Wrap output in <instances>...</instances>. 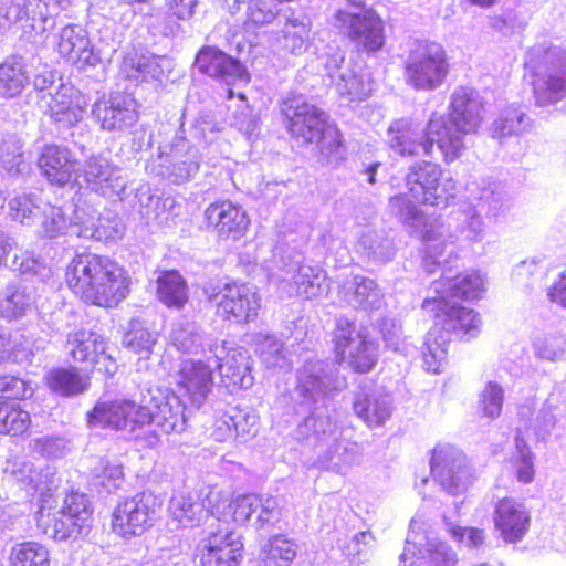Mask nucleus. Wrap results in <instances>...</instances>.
<instances>
[{
    "label": "nucleus",
    "instance_id": "1",
    "mask_svg": "<svg viewBox=\"0 0 566 566\" xmlns=\"http://www.w3.org/2000/svg\"><path fill=\"white\" fill-rule=\"evenodd\" d=\"M389 212L401 222L407 231L424 243L422 264L428 273H433V266L447 262V258L457 256L454 245L460 249L469 248L481 242L485 234V224L481 210L467 205L453 212L457 226L453 232L439 219H429L419 206L410 200L407 193L390 197Z\"/></svg>",
    "mask_w": 566,
    "mask_h": 566
},
{
    "label": "nucleus",
    "instance_id": "2",
    "mask_svg": "<svg viewBox=\"0 0 566 566\" xmlns=\"http://www.w3.org/2000/svg\"><path fill=\"white\" fill-rule=\"evenodd\" d=\"M69 287L86 303L112 307L128 293V277L108 258L93 253L77 254L66 268Z\"/></svg>",
    "mask_w": 566,
    "mask_h": 566
},
{
    "label": "nucleus",
    "instance_id": "3",
    "mask_svg": "<svg viewBox=\"0 0 566 566\" xmlns=\"http://www.w3.org/2000/svg\"><path fill=\"white\" fill-rule=\"evenodd\" d=\"M422 307L434 312L436 319L434 327L426 336L423 363L428 371L438 374L447 358L450 342L448 333L470 339L478 336L482 322L474 310L452 300L426 298Z\"/></svg>",
    "mask_w": 566,
    "mask_h": 566
},
{
    "label": "nucleus",
    "instance_id": "4",
    "mask_svg": "<svg viewBox=\"0 0 566 566\" xmlns=\"http://www.w3.org/2000/svg\"><path fill=\"white\" fill-rule=\"evenodd\" d=\"M387 145L401 157L431 156L437 145L447 164L461 157L462 147L460 139L448 133L444 122L436 113L424 129L409 118L394 120L387 129Z\"/></svg>",
    "mask_w": 566,
    "mask_h": 566
},
{
    "label": "nucleus",
    "instance_id": "5",
    "mask_svg": "<svg viewBox=\"0 0 566 566\" xmlns=\"http://www.w3.org/2000/svg\"><path fill=\"white\" fill-rule=\"evenodd\" d=\"M286 128L303 145L319 144L321 151L329 156L340 146V134L326 122V114L310 104L303 95L291 94L281 104Z\"/></svg>",
    "mask_w": 566,
    "mask_h": 566
},
{
    "label": "nucleus",
    "instance_id": "6",
    "mask_svg": "<svg viewBox=\"0 0 566 566\" xmlns=\"http://www.w3.org/2000/svg\"><path fill=\"white\" fill-rule=\"evenodd\" d=\"M525 66L533 73L537 105H553L566 97V50L549 42L537 43L526 52Z\"/></svg>",
    "mask_w": 566,
    "mask_h": 566
},
{
    "label": "nucleus",
    "instance_id": "7",
    "mask_svg": "<svg viewBox=\"0 0 566 566\" xmlns=\"http://www.w3.org/2000/svg\"><path fill=\"white\" fill-rule=\"evenodd\" d=\"M207 501L211 516L218 521L239 525L250 523L260 530L277 518V502L272 496L248 493L232 497L227 490L208 486Z\"/></svg>",
    "mask_w": 566,
    "mask_h": 566
},
{
    "label": "nucleus",
    "instance_id": "8",
    "mask_svg": "<svg viewBox=\"0 0 566 566\" xmlns=\"http://www.w3.org/2000/svg\"><path fill=\"white\" fill-rule=\"evenodd\" d=\"M91 427L109 428L124 436L139 440L145 434L148 447H155L158 436L148 430L150 426L149 407L138 405L129 399L98 401L88 413Z\"/></svg>",
    "mask_w": 566,
    "mask_h": 566
},
{
    "label": "nucleus",
    "instance_id": "9",
    "mask_svg": "<svg viewBox=\"0 0 566 566\" xmlns=\"http://www.w3.org/2000/svg\"><path fill=\"white\" fill-rule=\"evenodd\" d=\"M43 499L38 512V527L49 538L56 542L76 539L91 528L92 510L85 494L72 492L59 509L46 505Z\"/></svg>",
    "mask_w": 566,
    "mask_h": 566
},
{
    "label": "nucleus",
    "instance_id": "10",
    "mask_svg": "<svg viewBox=\"0 0 566 566\" xmlns=\"http://www.w3.org/2000/svg\"><path fill=\"white\" fill-rule=\"evenodd\" d=\"M304 426L313 429L317 439L326 444L315 461L317 468L346 474L360 463V448L356 442L342 439L329 417L313 413L305 419Z\"/></svg>",
    "mask_w": 566,
    "mask_h": 566
},
{
    "label": "nucleus",
    "instance_id": "11",
    "mask_svg": "<svg viewBox=\"0 0 566 566\" xmlns=\"http://www.w3.org/2000/svg\"><path fill=\"white\" fill-rule=\"evenodd\" d=\"M449 73L446 50L440 43L417 42L405 60V81L416 91L431 92L439 88Z\"/></svg>",
    "mask_w": 566,
    "mask_h": 566
},
{
    "label": "nucleus",
    "instance_id": "12",
    "mask_svg": "<svg viewBox=\"0 0 566 566\" xmlns=\"http://www.w3.org/2000/svg\"><path fill=\"white\" fill-rule=\"evenodd\" d=\"M333 340L336 356L357 373L370 371L378 361V343L348 318L337 319Z\"/></svg>",
    "mask_w": 566,
    "mask_h": 566
},
{
    "label": "nucleus",
    "instance_id": "13",
    "mask_svg": "<svg viewBox=\"0 0 566 566\" xmlns=\"http://www.w3.org/2000/svg\"><path fill=\"white\" fill-rule=\"evenodd\" d=\"M405 181L415 199L437 208L447 207L457 193V181L451 176L443 177L441 166L429 160L412 164Z\"/></svg>",
    "mask_w": 566,
    "mask_h": 566
},
{
    "label": "nucleus",
    "instance_id": "14",
    "mask_svg": "<svg viewBox=\"0 0 566 566\" xmlns=\"http://www.w3.org/2000/svg\"><path fill=\"white\" fill-rule=\"evenodd\" d=\"M161 507V501L151 492H140L118 502L112 514L114 534L130 539L149 530Z\"/></svg>",
    "mask_w": 566,
    "mask_h": 566
},
{
    "label": "nucleus",
    "instance_id": "15",
    "mask_svg": "<svg viewBox=\"0 0 566 566\" xmlns=\"http://www.w3.org/2000/svg\"><path fill=\"white\" fill-rule=\"evenodd\" d=\"M0 0V35L8 25L21 23L24 30L36 34L48 29V22L61 10H66L72 0Z\"/></svg>",
    "mask_w": 566,
    "mask_h": 566
},
{
    "label": "nucleus",
    "instance_id": "16",
    "mask_svg": "<svg viewBox=\"0 0 566 566\" xmlns=\"http://www.w3.org/2000/svg\"><path fill=\"white\" fill-rule=\"evenodd\" d=\"M430 467L434 481L451 495L465 492L475 479L465 454L451 444H439L433 449Z\"/></svg>",
    "mask_w": 566,
    "mask_h": 566
},
{
    "label": "nucleus",
    "instance_id": "17",
    "mask_svg": "<svg viewBox=\"0 0 566 566\" xmlns=\"http://www.w3.org/2000/svg\"><path fill=\"white\" fill-rule=\"evenodd\" d=\"M200 167V155L196 147L184 137H176L171 145L159 148L146 169L171 182H185L196 176Z\"/></svg>",
    "mask_w": 566,
    "mask_h": 566
},
{
    "label": "nucleus",
    "instance_id": "18",
    "mask_svg": "<svg viewBox=\"0 0 566 566\" xmlns=\"http://www.w3.org/2000/svg\"><path fill=\"white\" fill-rule=\"evenodd\" d=\"M334 25L367 53L377 52L385 44L382 21L373 11L340 9L334 15Z\"/></svg>",
    "mask_w": 566,
    "mask_h": 566
},
{
    "label": "nucleus",
    "instance_id": "19",
    "mask_svg": "<svg viewBox=\"0 0 566 566\" xmlns=\"http://www.w3.org/2000/svg\"><path fill=\"white\" fill-rule=\"evenodd\" d=\"M444 122L448 133L457 136L461 144V155L465 150L464 136L475 133L483 119V101L472 87H458L451 95L449 117L438 115Z\"/></svg>",
    "mask_w": 566,
    "mask_h": 566
},
{
    "label": "nucleus",
    "instance_id": "20",
    "mask_svg": "<svg viewBox=\"0 0 566 566\" xmlns=\"http://www.w3.org/2000/svg\"><path fill=\"white\" fill-rule=\"evenodd\" d=\"M209 301L216 305L218 316L233 323L253 321L261 306V298L253 286L235 282L223 284L210 293Z\"/></svg>",
    "mask_w": 566,
    "mask_h": 566
},
{
    "label": "nucleus",
    "instance_id": "21",
    "mask_svg": "<svg viewBox=\"0 0 566 566\" xmlns=\"http://www.w3.org/2000/svg\"><path fill=\"white\" fill-rule=\"evenodd\" d=\"M344 53L337 51L326 57L325 70L338 94L348 101H363L370 96L374 81L370 72L357 64H344Z\"/></svg>",
    "mask_w": 566,
    "mask_h": 566
},
{
    "label": "nucleus",
    "instance_id": "22",
    "mask_svg": "<svg viewBox=\"0 0 566 566\" xmlns=\"http://www.w3.org/2000/svg\"><path fill=\"white\" fill-rule=\"evenodd\" d=\"M217 360L207 361L185 359L180 363L175 376L176 386L190 405L199 409L207 400L213 387V373L217 369Z\"/></svg>",
    "mask_w": 566,
    "mask_h": 566
},
{
    "label": "nucleus",
    "instance_id": "23",
    "mask_svg": "<svg viewBox=\"0 0 566 566\" xmlns=\"http://www.w3.org/2000/svg\"><path fill=\"white\" fill-rule=\"evenodd\" d=\"M337 387L334 368L322 360L306 361L297 370L296 399L308 408L323 402Z\"/></svg>",
    "mask_w": 566,
    "mask_h": 566
},
{
    "label": "nucleus",
    "instance_id": "24",
    "mask_svg": "<svg viewBox=\"0 0 566 566\" xmlns=\"http://www.w3.org/2000/svg\"><path fill=\"white\" fill-rule=\"evenodd\" d=\"M455 552L436 537L409 534L399 566H455Z\"/></svg>",
    "mask_w": 566,
    "mask_h": 566
},
{
    "label": "nucleus",
    "instance_id": "25",
    "mask_svg": "<svg viewBox=\"0 0 566 566\" xmlns=\"http://www.w3.org/2000/svg\"><path fill=\"white\" fill-rule=\"evenodd\" d=\"M82 176L87 187L105 198L123 199L127 186V179L123 170L102 155H92L83 167Z\"/></svg>",
    "mask_w": 566,
    "mask_h": 566
},
{
    "label": "nucleus",
    "instance_id": "26",
    "mask_svg": "<svg viewBox=\"0 0 566 566\" xmlns=\"http://www.w3.org/2000/svg\"><path fill=\"white\" fill-rule=\"evenodd\" d=\"M38 104L56 123L72 126L82 119L87 101L71 83H60L54 92L40 95Z\"/></svg>",
    "mask_w": 566,
    "mask_h": 566
},
{
    "label": "nucleus",
    "instance_id": "27",
    "mask_svg": "<svg viewBox=\"0 0 566 566\" xmlns=\"http://www.w3.org/2000/svg\"><path fill=\"white\" fill-rule=\"evenodd\" d=\"M282 290L289 286L286 293L316 298L328 292L329 285L325 271L315 265L301 264L300 261L291 262L277 276Z\"/></svg>",
    "mask_w": 566,
    "mask_h": 566
},
{
    "label": "nucleus",
    "instance_id": "28",
    "mask_svg": "<svg viewBox=\"0 0 566 566\" xmlns=\"http://www.w3.org/2000/svg\"><path fill=\"white\" fill-rule=\"evenodd\" d=\"M446 258L447 262L442 261L440 265L433 266L434 270L442 266V275L431 284V290L436 293L434 297L452 301H455V298H480L485 292V282L482 274L470 270L453 275L452 270L446 266L450 259Z\"/></svg>",
    "mask_w": 566,
    "mask_h": 566
},
{
    "label": "nucleus",
    "instance_id": "29",
    "mask_svg": "<svg viewBox=\"0 0 566 566\" xmlns=\"http://www.w3.org/2000/svg\"><path fill=\"white\" fill-rule=\"evenodd\" d=\"M211 360H217L222 382L228 388H249L253 385L251 357L243 347H228L226 343L210 348Z\"/></svg>",
    "mask_w": 566,
    "mask_h": 566
},
{
    "label": "nucleus",
    "instance_id": "30",
    "mask_svg": "<svg viewBox=\"0 0 566 566\" xmlns=\"http://www.w3.org/2000/svg\"><path fill=\"white\" fill-rule=\"evenodd\" d=\"M493 522L506 544L523 541L531 525V513L525 504L514 497H503L495 504Z\"/></svg>",
    "mask_w": 566,
    "mask_h": 566
},
{
    "label": "nucleus",
    "instance_id": "31",
    "mask_svg": "<svg viewBox=\"0 0 566 566\" xmlns=\"http://www.w3.org/2000/svg\"><path fill=\"white\" fill-rule=\"evenodd\" d=\"M242 548L241 536L229 530L211 532L198 545L202 566H233Z\"/></svg>",
    "mask_w": 566,
    "mask_h": 566
},
{
    "label": "nucleus",
    "instance_id": "32",
    "mask_svg": "<svg viewBox=\"0 0 566 566\" xmlns=\"http://www.w3.org/2000/svg\"><path fill=\"white\" fill-rule=\"evenodd\" d=\"M38 166L46 180L56 186H65L76 180L81 170L71 149L55 144L42 148Z\"/></svg>",
    "mask_w": 566,
    "mask_h": 566
},
{
    "label": "nucleus",
    "instance_id": "33",
    "mask_svg": "<svg viewBox=\"0 0 566 566\" xmlns=\"http://www.w3.org/2000/svg\"><path fill=\"white\" fill-rule=\"evenodd\" d=\"M3 472L10 482L24 489L29 495H39L42 500L51 496L54 474L49 467L38 470L29 460L11 459L7 461Z\"/></svg>",
    "mask_w": 566,
    "mask_h": 566
},
{
    "label": "nucleus",
    "instance_id": "34",
    "mask_svg": "<svg viewBox=\"0 0 566 566\" xmlns=\"http://www.w3.org/2000/svg\"><path fill=\"white\" fill-rule=\"evenodd\" d=\"M196 65L200 72L227 85L249 82L245 67L238 60L213 46L203 48L198 53Z\"/></svg>",
    "mask_w": 566,
    "mask_h": 566
},
{
    "label": "nucleus",
    "instance_id": "35",
    "mask_svg": "<svg viewBox=\"0 0 566 566\" xmlns=\"http://www.w3.org/2000/svg\"><path fill=\"white\" fill-rule=\"evenodd\" d=\"M57 52L67 62L83 70L96 66L101 62L87 32L78 24L64 27L59 34Z\"/></svg>",
    "mask_w": 566,
    "mask_h": 566
},
{
    "label": "nucleus",
    "instance_id": "36",
    "mask_svg": "<svg viewBox=\"0 0 566 566\" xmlns=\"http://www.w3.org/2000/svg\"><path fill=\"white\" fill-rule=\"evenodd\" d=\"M137 104L130 96L112 94L97 101L93 115L106 130H120L133 126L138 119Z\"/></svg>",
    "mask_w": 566,
    "mask_h": 566
},
{
    "label": "nucleus",
    "instance_id": "37",
    "mask_svg": "<svg viewBox=\"0 0 566 566\" xmlns=\"http://www.w3.org/2000/svg\"><path fill=\"white\" fill-rule=\"evenodd\" d=\"M205 217L221 239L238 240L245 234L250 224L243 208L227 200L209 205Z\"/></svg>",
    "mask_w": 566,
    "mask_h": 566
},
{
    "label": "nucleus",
    "instance_id": "38",
    "mask_svg": "<svg viewBox=\"0 0 566 566\" xmlns=\"http://www.w3.org/2000/svg\"><path fill=\"white\" fill-rule=\"evenodd\" d=\"M354 413L368 428L384 426L391 417L394 406L391 398L380 390L360 388L353 399Z\"/></svg>",
    "mask_w": 566,
    "mask_h": 566
},
{
    "label": "nucleus",
    "instance_id": "39",
    "mask_svg": "<svg viewBox=\"0 0 566 566\" xmlns=\"http://www.w3.org/2000/svg\"><path fill=\"white\" fill-rule=\"evenodd\" d=\"M339 296L349 306L367 312L384 305V293L377 283L361 275L346 276L340 284Z\"/></svg>",
    "mask_w": 566,
    "mask_h": 566
},
{
    "label": "nucleus",
    "instance_id": "40",
    "mask_svg": "<svg viewBox=\"0 0 566 566\" xmlns=\"http://www.w3.org/2000/svg\"><path fill=\"white\" fill-rule=\"evenodd\" d=\"M153 409L149 408L150 424L164 433H181L187 427V409L180 397L174 392L153 398Z\"/></svg>",
    "mask_w": 566,
    "mask_h": 566
},
{
    "label": "nucleus",
    "instance_id": "41",
    "mask_svg": "<svg viewBox=\"0 0 566 566\" xmlns=\"http://www.w3.org/2000/svg\"><path fill=\"white\" fill-rule=\"evenodd\" d=\"M78 205L57 207L45 205L41 209L39 234L43 238H57L62 235H76L82 228V220L76 218V211L82 210Z\"/></svg>",
    "mask_w": 566,
    "mask_h": 566
},
{
    "label": "nucleus",
    "instance_id": "42",
    "mask_svg": "<svg viewBox=\"0 0 566 566\" xmlns=\"http://www.w3.org/2000/svg\"><path fill=\"white\" fill-rule=\"evenodd\" d=\"M206 490L199 492H179L170 500V512L180 525L184 527H193L199 525L209 515Z\"/></svg>",
    "mask_w": 566,
    "mask_h": 566
},
{
    "label": "nucleus",
    "instance_id": "43",
    "mask_svg": "<svg viewBox=\"0 0 566 566\" xmlns=\"http://www.w3.org/2000/svg\"><path fill=\"white\" fill-rule=\"evenodd\" d=\"M66 349L75 361L101 364L106 357V343L102 335L86 329L67 334Z\"/></svg>",
    "mask_w": 566,
    "mask_h": 566
},
{
    "label": "nucleus",
    "instance_id": "44",
    "mask_svg": "<svg viewBox=\"0 0 566 566\" xmlns=\"http://www.w3.org/2000/svg\"><path fill=\"white\" fill-rule=\"evenodd\" d=\"M76 218L82 220V228L77 237L95 239L97 241L116 240L122 235V224L116 219L97 217V212L91 208H82L76 211Z\"/></svg>",
    "mask_w": 566,
    "mask_h": 566
},
{
    "label": "nucleus",
    "instance_id": "45",
    "mask_svg": "<svg viewBox=\"0 0 566 566\" xmlns=\"http://www.w3.org/2000/svg\"><path fill=\"white\" fill-rule=\"evenodd\" d=\"M311 19L294 12L286 17L282 29L281 43L283 48L294 55L305 53L312 41Z\"/></svg>",
    "mask_w": 566,
    "mask_h": 566
},
{
    "label": "nucleus",
    "instance_id": "46",
    "mask_svg": "<svg viewBox=\"0 0 566 566\" xmlns=\"http://www.w3.org/2000/svg\"><path fill=\"white\" fill-rule=\"evenodd\" d=\"M29 84L25 64L21 57L10 56L0 64V96L13 98Z\"/></svg>",
    "mask_w": 566,
    "mask_h": 566
},
{
    "label": "nucleus",
    "instance_id": "47",
    "mask_svg": "<svg viewBox=\"0 0 566 566\" xmlns=\"http://www.w3.org/2000/svg\"><path fill=\"white\" fill-rule=\"evenodd\" d=\"M297 554V545L284 535L270 536L262 545L260 560L263 566H290Z\"/></svg>",
    "mask_w": 566,
    "mask_h": 566
},
{
    "label": "nucleus",
    "instance_id": "48",
    "mask_svg": "<svg viewBox=\"0 0 566 566\" xmlns=\"http://www.w3.org/2000/svg\"><path fill=\"white\" fill-rule=\"evenodd\" d=\"M473 198L480 201L481 210L492 217H499L507 211L511 207V198L504 187L496 182L483 181V186L476 189L470 188Z\"/></svg>",
    "mask_w": 566,
    "mask_h": 566
},
{
    "label": "nucleus",
    "instance_id": "49",
    "mask_svg": "<svg viewBox=\"0 0 566 566\" xmlns=\"http://www.w3.org/2000/svg\"><path fill=\"white\" fill-rule=\"evenodd\" d=\"M157 296L168 307L181 308L187 300V285L176 271L161 274L157 279Z\"/></svg>",
    "mask_w": 566,
    "mask_h": 566
},
{
    "label": "nucleus",
    "instance_id": "50",
    "mask_svg": "<svg viewBox=\"0 0 566 566\" xmlns=\"http://www.w3.org/2000/svg\"><path fill=\"white\" fill-rule=\"evenodd\" d=\"M45 380L51 390L62 396L78 395L88 386L87 380L74 367L52 369Z\"/></svg>",
    "mask_w": 566,
    "mask_h": 566
},
{
    "label": "nucleus",
    "instance_id": "51",
    "mask_svg": "<svg viewBox=\"0 0 566 566\" xmlns=\"http://www.w3.org/2000/svg\"><path fill=\"white\" fill-rule=\"evenodd\" d=\"M531 127V120L526 114L515 106H509L501 112L492 124L494 137L518 136L526 133Z\"/></svg>",
    "mask_w": 566,
    "mask_h": 566
},
{
    "label": "nucleus",
    "instance_id": "52",
    "mask_svg": "<svg viewBox=\"0 0 566 566\" xmlns=\"http://www.w3.org/2000/svg\"><path fill=\"white\" fill-rule=\"evenodd\" d=\"M534 355L546 361L555 363L566 358V336L562 333H542L533 339Z\"/></svg>",
    "mask_w": 566,
    "mask_h": 566
},
{
    "label": "nucleus",
    "instance_id": "53",
    "mask_svg": "<svg viewBox=\"0 0 566 566\" xmlns=\"http://www.w3.org/2000/svg\"><path fill=\"white\" fill-rule=\"evenodd\" d=\"M10 566H50L49 549L36 542L14 545L9 555Z\"/></svg>",
    "mask_w": 566,
    "mask_h": 566
},
{
    "label": "nucleus",
    "instance_id": "54",
    "mask_svg": "<svg viewBox=\"0 0 566 566\" xmlns=\"http://www.w3.org/2000/svg\"><path fill=\"white\" fill-rule=\"evenodd\" d=\"M0 166L12 176L21 174L25 166L23 143L14 134L0 136Z\"/></svg>",
    "mask_w": 566,
    "mask_h": 566
},
{
    "label": "nucleus",
    "instance_id": "55",
    "mask_svg": "<svg viewBox=\"0 0 566 566\" xmlns=\"http://www.w3.org/2000/svg\"><path fill=\"white\" fill-rule=\"evenodd\" d=\"M156 340L157 333L151 332L145 322L132 319L124 337V345L142 358H148Z\"/></svg>",
    "mask_w": 566,
    "mask_h": 566
},
{
    "label": "nucleus",
    "instance_id": "56",
    "mask_svg": "<svg viewBox=\"0 0 566 566\" xmlns=\"http://www.w3.org/2000/svg\"><path fill=\"white\" fill-rule=\"evenodd\" d=\"M534 459L535 457L524 438L516 436L515 450L510 457L509 463L518 482L524 484L533 482L535 475Z\"/></svg>",
    "mask_w": 566,
    "mask_h": 566
},
{
    "label": "nucleus",
    "instance_id": "57",
    "mask_svg": "<svg viewBox=\"0 0 566 566\" xmlns=\"http://www.w3.org/2000/svg\"><path fill=\"white\" fill-rule=\"evenodd\" d=\"M31 423L28 411L18 403L0 401V433L18 436L25 432Z\"/></svg>",
    "mask_w": 566,
    "mask_h": 566
},
{
    "label": "nucleus",
    "instance_id": "58",
    "mask_svg": "<svg viewBox=\"0 0 566 566\" xmlns=\"http://www.w3.org/2000/svg\"><path fill=\"white\" fill-rule=\"evenodd\" d=\"M224 432H218L216 440L222 441L232 437L233 432L242 439L253 437L258 432L259 418L253 412L235 411L231 417L223 420Z\"/></svg>",
    "mask_w": 566,
    "mask_h": 566
},
{
    "label": "nucleus",
    "instance_id": "59",
    "mask_svg": "<svg viewBox=\"0 0 566 566\" xmlns=\"http://www.w3.org/2000/svg\"><path fill=\"white\" fill-rule=\"evenodd\" d=\"M30 297L23 290L10 284L0 294V316L15 319L23 316L30 306Z\"/></svg>",
    "mask_w": 566,
    "mask_h": 566
},
{
    "label": "nucleus",
    "instance_id": "60",
    "mask_svg": "<svg viewBox=\"0 0 566 566\" xmlns=\"http://www.w3.org/2000/svg\"><path fill=\"white\" fill-rule=\"evenodd\" d=\"M255 352L266 368H284L289 366L283 344L274 336L259 334L255 337Z\"/></svg>",
    "mask_w": 566,
    "mask_h": 566
},
{
    "label": "nucleus",
    "instance_id": "61",
    "mask_svg": "<svg viewBox=\"0 0 566 566\" xmlns=\"http://www.w3.org/2000/svg\"><path fill=\"white\" fill-rule=\"evenodd\" d=\"M526 25L525 14L514 9H505L489 17V27L505 36L523 32Z\"/></svg>",
    "mask_w": 566,
    "mask_h": 566
},
{
    "label": "nucleus",
    "instance_id": "62",
    "mask_svg": "<svg viewBox=\"0 0 566 566\" xmlns=\"http://www.w3.org/2000/svg\"><path fill=\"white\" fill-rule=\"evenodd\" d=\"M170 338L172 345L184 353H198L201 347V335L192 323L176 325Z\"/></svg>",
    "mask_w": 566,
    "mask_h": 566
},
{
    "label": "nucleus",
    "instance_id": "63",
    "mask_svg": "<svg viewBox=\"0 0 566 566\" xmlns=\"http://www.w3.org/2000/svg\"><path fill=\"white\" fill-rule=\"evenodd\" d=\"M503 401V388L494 381H489L480 394L479 410L484 417L495 419L501 415Z\"/></svg>",
    "mask_w": 566,
    "mask_h": 566
},
{
    "label": "nucleus",
    "instance_id": "64",
    "mask_svg": "<svg viewBox=\"0 0 566 566\" xmlns=\"http://www.w3.org/2000/svg\"><path fill=\"white\" fill-rule=\"evenodd\" d=\"M163 61L154 55L140 56L136 62L132 61V72L127 76L142 82L160 81L164 75Z\"/></svg>",
    "mask_w": 566,
    "mask_h": 566
}]
</instances>
